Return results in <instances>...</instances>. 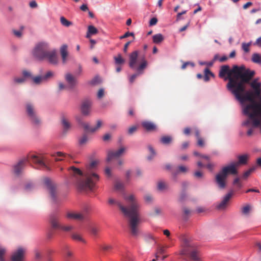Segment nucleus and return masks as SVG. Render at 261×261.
Listing matches in <instances>:
<instances>
[{
	"label": "nucleus",
	"mask_w": 261,
	"mask_h": 261,
	"mask_svg": "<svg viewBox=\"0 0 261 261\" xmlns=\"http://www.w3.org/2000/svg\"><path fill=\"white\" fill-rule=\"evenodd\" d=\"M249 71L253 72L252 76L247 82L241 79L232 94L242 105L246 101L250 102L243 106V113L249 114L253 118L256 114H261V82L258 78L251 81L255 72L250 69Z\"/></svg>",
	"instance_id": "obj_1"
},
{
	"label": "nucleus",
	"mask_w": 261,
	"mask_h": 261,
	"mask_svg": "<svg viewBox=\"0 0 261 261\" xmlns=\"http://www.w3.org/2000/svg\"><path fill=\"white\" fill-rule=\"evenodd\" d=\"M98 161H92L86 166L83 173L80 169L74 166L69 169L71 175L75 178L78 188L82 190H92L99 179V175L94 171L98 165Z\"/></svg>",
	"instance_id": "obj_2"
},
{
	"label": "nucleus",
	"mask_w": 261,
	"mask_h": 261,
	"mask_svg": "<svg viewBox=\"0 0 261 261\" xmlns=\"http://www.w3.org/2000/svg\"><path fill=\"white\" fill-rule=\"evenodd\" d=\"M226 74L227 77L224 79L228 80L226 87L232 93L236 88L239 80L242 79L243 81L248 82L253 75V72H250L249 69L246 68L244 65H234L231 69H230L228 65H223L219 71V76L223 78Z\"/></svg>",
	"instance_id": "obj_3"
},
{
	"label": "nucleus",
	"mask_w": 261,
	"mask_h": 261,
	"mask_svg": "<svg viewBox=\"0 0 261 261\" xmlns=\"http://www.w3.org/2000/svg\"><path fill=\"white\" fill-rule=\"evenodd\" d=\"M33 55L37 60H46L51 64L56 65L58 62L56 51L50 50L46 43L41 42L37 44L33 50Z\"/></svg>",
	"instance_id": "obj_4"
},
{
	"label": "nucleus",
	"mask_w": 261,
	"mask_h": 261,
	"mask_svg": "<svg viewBox=\"0 0 261 261\" xmlns=\"http://www.w3.org/2000/svg\"><path fill=\"white\" fill-rule=\"evenodd\" d=\"M141 223L140 204L132 194V238H137L141 234Z\"/></svg>",
	"instance_id": "obj_5"
},
{
	"label": "nucleus",
	"mask_w": 261,
	"mask_h": 261,
	"mask_svg": "<svg viewBox=\"0 0 261 261\" xmlns=\"http://www.w3.org/2000/svg\"><path fill=\"white\" fill-rule=\"evenodd\" d=\"M179 254L188 257L189 261H202L201 255L198 246L193 242L184 239ZM186 261H189L187 258H184Z\"/></svg>",
	"instance_id": "obj_6"
},
{
	"label": "nucleus",
	"mask_w": 261,
	"mask_h": 261,
	"mask_svg": "<svg viewBox=\"0 0 261 261\" xmlns=\"http://www.w3.org/2000/svg\"><path fill=\"white\" fill-rule=\"evenodd\" d=\"M138 56V51L136 50L132 53V68L137 72L136 74L132 75V81L137 76L142 74L143 73V70L147 66V62L145 60H143L139 65H137Z\"/></svg>",
	"instance_id": "obj_7"
},
{
	"label": "nucleus",
	"mask_w": 261,
	"mask_h": 261,
	"mask_svg": "<svg viewBox=\"0 0 261 261\" xmlns=\"http://www.w3.org/2000/svg\"><path fill=\"white\" fill-rule=\"evenodd\" d=\"M124 199L126 204L117 202L123 217L128 221V225H130V196L124 195Z\"/></svg>",
	"instance_id": "obj_8"
},
{
	"label": "nucleus",
	"mask_w": 261,
	"mask_h": 261,
	"mask_svg": "<svg viewBox=\"0 0 261 261\" xmlns=\"http://www.w3.org/2000/svg\"><path fill=\"white\" fill-rule=\"evenodd\" d=\"M43 182L51 198L54 201H56L58 193L56 184L53 180L48 177H44L43 179Z\"/></svg>",
	"instance_id": "obj_9"
},
{
	"label": "nucleus",
	"mask_w": 261,
	"mask_h": 261,
	"mask_svg": "<svg viewBox=\"0 0 261 261\" xmlns=\"http://www.w3.org/2000/svg\"><path fill=\"white\" fill-rule=\"evenodd\" d=\"M49 222L52 228L54 229H60L66 232L70 231L74 229V227L72 225L64 226L61 225L59 222L58 217L55 215L50 216Z\"/></svg>",
	"instance_id": "obj_10"
},
{
	"label": "nucleus",
	"mask_w": 261,
	"mask_h": 261,
	"mask_svg": "<svg viewBox=\"0 0 261 261\" xmlns=\"http://www.w3.org/2000/svg\"><path fill=\"white\" fill-rule=\"evenodd\" d=\"M27 114L32 122L35 125H38L40 123V119L38 116L34 107L30 103L26 105Z\"/></svg>",
	"instance_id": "obj_11"
},
{
	"label": "nucleus",
	"mask_w": 261,
	"mask_h": 261,
	"mask_svg": "<svg viewBox=\"0 0 261 261\" xmlns=\"http://www.w3.org/2000/svg\"><path fill=\"white\" fill-rule=\"evenodd\" d=\"M90 211V207H85L81 212H68L66 216L67 218L76 220L82 221L86 219V215Z\"/></svg>",
	"instance_id": "obj_12"
},
{
	"label": "nucleus",
	"mask_w": 261,
	"mask_h": 261,
	"mask_svg": "<svg viewBox=\"0 0 261 261\" xmlns=\"http://www.w3.org/2000/svg\"><path fill=\"white\" fill-rule=\"evenodd\" d=\"M76 120L80 125H81L84 128L85 130L90 132L94 133L96 132L98 129H99L102 124V122L100 120H98L97 121L96 126L95 127H90L88 123L84 122L82 119L80 117H77Z\"/></svg>",
	"instance_id": "obj_13"
},
{
	"label": "nucleus",
	"mask_w": 261,
	"mask_h": 261,
	"mask_svg": "<svg viewBox=\"0 0 261 261\" xmlns=\"http://www.w3.org/2000/svg\"><path fill=\"white\" fill-rule=\"evenodd\" d=\"M237 168L234 162H232L227 166L223 167L220 172L226 176L228 174L237 175L238 173Z\"/></svg>",
	"instance_id": "obj_14"
},
{
	"label": "nucleus",
	"mask_w": 261,
	"mask_h": 261,
	"mask_svg": "<svg viewBox=\"0 0 261 261\" xmlns=\"http://www.w3.org/2000/svg\"><path fill=\"white\" fill-rule=\"evenodd\" d=\"M25 253V249L24 248L21 247L18 248L12 255L11 260L23 261Z\"/></svg>",
	"instance_id": "obj_15"
},
{
	"label": "nucleus",
	"mask_w": 261,
	"mask_h": 261,
	"mask_svg": "<svg viewBox=\"0 0 261 261\" xmlns=\"http://www.w3.org/2000/svg\"><path fill=\"white\" fill-rule=\"evenodd\" d=\"M126 148L122 147L116 151L110 150L108 152L107 161L110 162L113 159H116L120 157L125 151Z\"/></svg>",
	"instance_id": "obj_16"
},
{
	"label": "nucleus",
	"mask_w": 261,
	"mask_h": 261,
	"mask_svg": "<svg viewBox=\"0 0 261 261\" xmlns=\"http://www.w3.org/2000/svg\"><path fill=\"white\" fill-rule=\"evenodd\" d=\"M28 162L27 158H24L19 161L13 167V172L16 175H19L22 173L26 163Z\"/></svg>",
	"instance_id": "obj_17"
},
{
	"label": "nucleus",
	"mask_w": 261,
	"mask_h": 261,
	"mask_svg": "<svg viewBox=\"0 0 261 261\" xmlns=\"http://www.w3.org/2000/svg\"><path fill=\"white\" fill-rule=\"evenodd\" d=\"M235 191L233 190H231L224 197L222 201L217 206V208L220 210H223L226 207L230 200V198L234 195Z\"/></svg>",
	"instance_id": "obj_18"
},
{
	"label": "nucleus",
	"mask_w": 261,
	"mask_h": 261,
	"mask_svg": "<svg viewBox=\"0 0 261 261\" xmlns=\"http://www.w3.org/2000/svg\"><path fill=\"white\" fill-rule=\"evenodd\" d=\"M60 52L62 58V63L65 64L70 59V57L68 51V46L66 44L61 46L60 49Z\"/></svg>",
	"instance_id": "obj_19"
},
{
	"label": "nucleus",
	"mask_w": 261,
	"mask_h": 261,
	"mask_svg": "<svg viewBox=\"0 0 261 261\" xmlns=\"http://www.w3.org/2000/svg\"><path fill=\"white\" fill-rule=\"evenodd\" d=\"M227 176L220 172L216 176V181L219 187L221 189H224L226 187L225 180Z\"/></svg>",
	"instance_id": "obj_20"
},
{
	"label": "nucleus",
	"mask_w": 261,
	"mask_h": 261,
	"mask_svg": "<svg viewBox=\"0 0 261 261\" xmlns=\"http://www.w3.org/2000/svg\"><path fill=\"white\" fill-rule=\"evenodd\" d=\"M92 102L89 100H84L81 105V112L83 115L88 116L90 114Z\"/></svg>",
	"instance_id": "obj_21"
},
{
	"label": "nucleus",
	"mask_w": 261,
	"mask_h": 261,
	"mask_svg": "<svg viewBox=\"0 0 261 261\" xmlns=\"http://www.w3.org/2000/svg\"><path fill=\"white\" fill-rule=\"evenodd\" d=\"M65 79L68 84V88L72 89L77 83V80L74 76L70 73H67L65 75Z\"/></svg>",
	"instance_id": "obj_22"
},
{
	"label": "nucleus",
	"mask_w": 261,
	"mask_h": 261,
	"mask_svg": "<svg viewBox=\"0 0 261 261\" xmlns=\"http://www.w3.org/2000/svg\"><path fill=\"white\" fill-rule=\"evenodd\" d=\"M141 125L147 132H153L156 129V125L150 121H144L142 122Z\"/></svg>",
	"instance_id": "obj_23"
},
{
	"label": "nucleus",
	"mask_w": 261,
	"mask_h": 261,
	"mask_svg": "<svg viewBox=\"0 0 261 261\" xmlns=\"http://www.w3.org/2000/svg\"><path fill=\"white\" fill-rule=\"evenodd\" d=\"M52 156L55 158L56 161H61L65 159H70L71 156L69 154H66L62 152L58 151L51 155Z\"/></svg>",
	"instance_id": "obj_24"
},
{
	"label": "nucleus",
	"mask_w": 261,
	"mask_h": 261,
	"mask_svg": "<svg viewBox=\"0 0 261 261\" xmlns=\"http://www.w3.org/2000/svg\"><path fill=\"white\" fill-rule=\"evenodd\" d=\"M238 161L233 162L237 167L241 165H246L247 163L248 160L249 159V155L248 154L240 155L238 156Z\"/></svg>",
	"instance_id": "obj_25"
},
{
	"label": "nucleus",
	"mask_w": 261,
	"mask_h": 261,
	"mask_svg": "<svg viewBox=\"0 0 261 261\" xmlns=\"http://www.w3.org/2000/svg\"><path fill=\"white\" fill-rule=\"evenodd\" d=\"M32 161L34 163L36 164L38 167L39 168H46V166L45 164L44 163L43 160L40 158H39L36 155H32L31 156Z\"/></svg>",
	"instance_id": "obj_26"
},
{
	"label": "nucleus",
	"mask_w": 261,
	"mask_h": 261,
	"mask_svg": "<svg viewBox=\"0 0 261 261\" xmlns=\"http://www.w3.org/2000/svg\"><path fill=\"white\" fill-rule=\"evenodd\" d=\"M61 123L64 131H67L70 128V123L65 117H62Z\"/></svg>",
	"instance_id": "obj_27"
},
{
	"label": "nucleus",
	"mask_w": 261,
	"mask_h": 261,
	"mask_svg": "<svg viewBox=\"0 0 261 261\" xmlns=\"http://www.w3.org/2000/svg\"><path fill=\"white\" fill-rule=\"evenodd\" d=\"M252 61L256 64H261V55L258 53H254L251 57Z\"/></svg>",
	"instance_id": "obj_28"
},
{
	"label": "nucleus",
	"mask_w": 261,
	"mask_h": 261,
	"mask_svg": "<svg viewBox=\"0 0 261 261\" xmlns=\"http://www.w3.org/2000/svg\"><path fill=\"white\" fill-rule=\"evenodd\" d=\"M152 39L153 43L159 44L164 40V38L161 34H158L153 35Z\"/></svg>",
	"instance_id": "obj_29"
},
{
	"label": "nucleus",
	"mask_w": 261,
	"mask_h": 261,
	"mask_svg": "<svg viewBox=\"0 0 261 261\" xmlns=\"http://www.w3.org/2000/svg\"><path fill=\"white\" fill-rule=\"evenodd\" d=\"M157 187L159 191H163L164 190H167L168 188V185L165 181L161 180L158 181Z\"/></svg>",
	"instance_id": "obj_30"
},
{
	"label": "nucleus",
	"mask_w": 261,
	"mask_h": 261,
	"mask_svg": "<svg viewBox=\"0 0 261 261\" xmlns=\"http://www.w3.org/2000/svg\"><path fill=\"white\" fill-rule=\"evenodd\" d=\"M97 30L92 25L88 27V32L86 35L87 38H89L91 35L96 34L97 33Z\"/></svg>",
	"instance_id": "obj_31"
},
{
	"label": "nucleus",
	"mask_w": 261,
	"mask_h": 261,
	"mask_svg": "<svg viewBox=\"0 0 261 261\" xmlns=\"http://www.w3.org/2000/svg\"><path fill=\"white\" fill-rule=\"evenodd\" d=\"M71 238L75 241H80L84 243H86V241L82 238V237L77 233H73L71 234Z\"/></svg>",
	"instance_id": "obj_32"
},
{
	"label": "nucleus",
	"mask_w": 261,
	"mask_h": 261,
	"mask_svg": "<svg viewBox=\"0 0 261 261\" xmlns=\"http://www.w3.org/2000/svg\"><path fill=\"white\" fill-rule=\"evenodd\" d=\"M115 63L117 65H121L124 63V60L120 54H118L117 56L114 57Z\"/></svg>",
	"instance_id": "obj_33"
},
{
	"label": "nucleus",
	"mask_w": 261,
	"mask_h": 261,
	"mask_svg": "<svg viewBox=\"0 0 261 261\" xmlns=\"http://www.w3.org/2000/svg\"><path fill=\"white\" fill-rule=\"evenodd\" d=\"M210 76H214V75L208 68H206L204 70V81L208 82L210 80Z\"/></svg>",
	"instance_id": "obj_34"
},
{
	"label": "nucleus",
	"mask_w": 261,
	"mask_h": 261,
	"mask_svg": "<svg viewBox=\"0 0 261 261\" xmlns=\"http://www.w3.org/2000/svg\"><path fill=\"white\" fill-rule=\"evenodd\" d=\"M124 185L120 181H116L114 185V189L117 191L123 192L124 191Z\"/></svg>",
	"instance_id": "obj_35"
},
{
	"label": "nucleus",
	"mask_w": 261,
	"mask_h": 261,
	"mask_svg": "<svg viewBox=\"0 0 261 261\" xmlns=\"http://www.w3.org/2000/svg\"><path fill=\"white\" fill-rule=\"evenodd\" d=\"M187 198V194L186 191H181L180 193L178 201L180 202H183L186 200Z\"/></svg>",
	"instance_id": "obj_36"
},
{
	"label": "nucleus",
	"mask_w": 261,
	"mask_h": 261,
	"mask_svg": "<svg viewBox=\"0 0 261 261\" xmlns=\"http://www.w3.org/2000/svg\"><path fill=\"white\" fill-rule=\"evenodd\" d=\"M172 141V138L170 136H163L161 138V142L164 144H168Z\"/></svg>",
	"instance_id": "obj_37"
},
{
	"label": "nucleus",
	"mask_w": 261,
	"mask_h": 261,
	"mask_svg": "<svg viewBox=\"0 0 261 261\" xmlns=\"http://www.w3.org/2000/svg\"><path fill=\"white\" fill-rule=\"evenodd\" d=\"M250 210L251 206L249 204H247L242 208L241 212L244 215H248Z\"/></svg>",
	"instance_id": "obj_38"
},
{
	"label": "nucleus",
	"mask_w": 261,
	"mask_h": 261,
	"mask_svg": "<svg viewBox=\"0 0 261 261\" xmlns=\"http://www.w3.org/2000/svg\"><path fill=\"white\" fill-rule=\"evenodd\" d=\"M256 169V167L255 166H253L251 168H250L249 170H247L246 171H245L243 176H242V178H244V179H246L250 175V174L255 170Z\"/></svg>",
	"instance_id": "obj_39"
},
{
	"label": "nucleus",
	"mask_w": 261,
	"mask_h": 261,
	"mask_svg": "<svg viewBox=\"0 0 261 261\" xmlns=\"http://www.w3.org/2000/svg\"><path fill=\"white\" fill-rule=\"evenodd\" d=\"M33 81L34 84L38 85L41 83L44 82L42 76H37L32 77Z\"/></svg>",
	"instance_id": "obj_40"
},
{
	"label": "nucleus",
	"mask_w": 261,
	"mask_h": 261,
	"mask_svg": "<svg viewBox=\"0 0 261 261\" xmlns=\"http://www.w3.org/2000/svg\"><path fill=\"white\" fill-rule=\"evenodd\" d=\"M148 149L150 155L148 156L147 159L148 160H151L155 155V152L153 147L151 146H148Z\"/></svg>",
	"instance_id": "obj_41"
},
{
	"label": "nucleus",
	"mask_w": 261,
	"mask_h": 261,
	"mask_svg": "<svg viewBox=\"0 0 261 261\" xmlns=\"http://www.w3.org/2000/svg\"><path fill=\"white\" fill-rule=\"evenodd\" d=\"M233 185L237 187V190H239L242 187V185L240 181V178L238 177L234 179L233 181Z\"/></svg>",
	"instance_id": "obj_42"
},
{
	"label": "nucleus",
	"mask_w": 261,
	"mask_h": 261,
	"mask_svg": "<svg viewBox=\"0 0 261 261\" xmlns=\"http://www.w3.org/2000/svg\"><path fill=\"white\" fill-rule=\"evenodd\" d=\"M101 82V80L98 76L94 77L92 80L89 82V84L92 85H97Z\"/></svg>",
	"instance_id": "obj_43"
},
{
	"label": "nucleus",
	"mask_w": 261,
	"mask_h": 261,
	"mask_svg": "<svg viewBox=\"0 0 261 261\" xmlns=\"http://www.w3.org/2000/svg\"><path fill=\"white\" fill-rule=\"evenodd\" d=\"M88 137L86 135H84L82 136V137L79 139V143L81 145H85L88 142Z\"/></svg>",
	"instance_id": "obj_44"
},
{
	"label": "nucleus",
	"mask_w": 261,
	"mask_h": 261,
	"mask_svg": "<svg viewBox=\"0 0 261 261\" xmlns=\"http://www.w3.org/2000/svg\"><path fill=\"white\" fill-rule=\"evenodd\" d=\"M250 45L251 42L248 43H243L242 44V48L245 53H248L250 51Z\"/></svg>",
	"instance_id": "obj_45"
},
{
	"label": "nucleus",
	"mask_w": 261,
	"mask_h": 261,
	"mask_svg": "<svg viewBox=\"0 0 261 261\" xmlns=\"http://www.w3.org/2000/svg\"><path fill=\"white\" fill-rule=\"evenodd\" d=\"M60 21L62 25L65 27H69L72 24V22L67 20L65 17H61Z\"/></svg>",
	"instance_id": "obj_46"
},
{
	"label": "nucleus",
	"mask_w": 261,
	"mask_h": 261,
	"mask_svg": "<svg viewBox=\"0 0 261 261\" xmlns=\"http://www.w3.org/2000/svg\"><path fill=\"white\" fill-rule=\"evenodd\" d=\"M80 9L82 11H88V13H89V16H94V14L92 11H89L88 10L87 5H85V4L82 5L81 6Z\"/></svg>",
	"instance_id": "obj_47"
},
{
	"label": "nucleus",
	"mask_w": 261,
	"mask_h": 261,
	"mask_svg": "<svg viewBox=\"0 0 261 261\" xmlns=\"http://www.w3.org/2000/svg\"><path fill=\"white\" fill-rule=\"evenodd\" d=\"M165 251V248L164 247H162V246H158V248H157V251H156V253L155 254V257L156 258H158L159 257V255H158V254H163Z\"/></svg>",
	"instance_id": "obj_48"
},
{
	"label": "nucleus",
	"mask_w": 261,
	"mask_h": 261,
	"mask_svg": "<svg viewBox=\"0 0 261 261\" xmlns=\"http://www.w3.org/2000/svg\"><path fill=\"white\" fill-rule=\"evenodd\" d=\"M90 231L93 235L96 236L99 231V229L96 226H91Z\"/></svg>",
	"instance_id": "obj_49"
},
{
	"label": "nucleus",
	"mask_w": 261,
	"mask_h": 261,
	"mask_svg": "<svg viewBox=\"0 0 261 261\" xmlns=\"http://www.w3.org/2000/svg\"><path fill=\"white\" fill-rule=\"evenodd\" d=\"M6 253V249L0 245V261H6L3 256Z\"/></svg>",
	"instance_id": "obj_50"
},
{
	"label": "nucleus",
	"mask_w": 261,
	"mask_h": 261,
	"mask_svg": "<svg viewBox=\"0 0 261 261\" xmlns=\"http://www.w3.org/2000/svg\"><path fill=\"white\" fill-rule=\"evenodd\" d=\"M182 211L185 217H189L191 213V211L187 207H182Z\"/></svg>",
	"instance_id": "obj_51"
},
{
	"label": "nucleus",
	"mask_w": 261,
	"mask_h": 261,
	"mask_svg": "<svg viewBox=\"0 0 261 261\" xmlns=\"http://www.w3.org/2000/svg\"><path fill=\"white\" fill-rule=\"evenodd\" d=\"M53 75H54V73L53 72H51L50 71H48L45 74V75L42 76L44 82L46 81L48 79L52 77L53 76Z\"/></svg>",
	"instance_id": "obj_52"
},
{
	"label": "nucleus",
	"mask_w": 261,
	"mask_h": 261,
	"mask_svg": "<svg viewBox=\"0 0 261 261\" xmlns=\"http://www.w3.org/2000/svg\"><path fill=\"white\" fill-rule=\"evenodd\" d=\"M190 184L187 181H184L181 182V188H182V191H186V190L187 189L188 187H189Z\"/></svg>",
	"instance_id": "obj_53"
},
{
	"label": "nucleus",
	"mask_w": 261,
	"mask_h": 261,
	"mask_svg": "<svg viewBox=\"0 0 261 261\" xmlns=\"http://www.w3.org/2000/svg\"><path fill=\"white\" fill-rule=\"evenodd\" d=\"M101 248L105 251H108L113 248V247L111 245H103L101 246Z\"/></svg>",
	"instance_id": "obj_54"
},
{
	"label": "nucleus",
	"mask_w": 261,
	"mask_h": 261,
	"mask_svg": "<svg viewBox=\"0 0 261 261\" xmlns=\"http://www.w3.org/2000/svg\"><path fill=\"white\" fill-rule=\"evenodd\" d=\"M14 81L16 83L20 84L23 83L25 81V79L24 77H15Z\"/></svg>",
	"instance_id": "obj_55"
},
{
	"label": "nucleus",
	"mask_w": 261,
	"mask_h": 261,
	"mask_svg": "<svg viewBox=\"0 0 261 261\" xmlns=\"http://www.w3.org/2000/svg\"><path fill=\"white\" fill-rule=\"evenodd\" d=\"M178 171L180 172L186 173L188 171V169L184 166H179L178 167Z\"/></svg>",
	"instance_id": "obj_56"
},
{
	"label": "nucleus",
	"mask_w": 261,
	"mask_h": 261,
	"mask_svg": "<svg viewBox=\"0 0 261 261\" xmlns=\"http://www.w3.org/2000/svg\"><path fill=\"white\" fill-rule=\"evenodd\" d=\"M197 145L200 147H203L204 145V142L202 138L200 137L197 138Z\"/></svg>",
	"instance_id": "obj_57"
},
{
	"label": "nucleus",
	"mask_w": 261,
	"mask_h": 261,
	"mask_svg": "<svg viewBox=\"0 0 261 261\" xmlns=\"http://www.w3.org/2000/svg\"><path fill=\"white\" fill-rule=\"evenodd\" d=\"M104 90L103 89H100L98 91L97 96L98 98H101L104 96Z\"/></svg>",
	"instance_id": "obj_58"
},
{
	"label": "nucleus",
	"mask_w": 261,
	"mask_h": 261,
	"mask_svg": "<svg viewBox=\"0 0 261 261\" xmlns=\"http://www.w3.org/2000/svg\"><path fill=\"white\" fill-rule=\"evenodd\" d=\"M22 75L24 77H32V74L30 71H28L27 70H23L22 71Z\"/></svg>",
	"instance_id": "obj_59"
},
{
	"label": "nucleus",
	"mask_w": 261,
	"mask_h": 261,
	"mask_svg": "<svg viewBox=\"0 0 261 261\" xmlns=\"http://www.w3.org/2000/svg\"><path fill=\"white\" fill-rule=\"evenodd\" d=\"M158 22V19L156 17H152L149 21V25L152 26L155 25Z\"/></svg>",
	"instance_id": "obj_60"
},
{
	"label": "nucleus",
	"mask_w": 261,
	"mask_h": 261,
	"mask_svg": "<svg viewBox=\"0 0 261 261\" xmlns=\"http://www.w3.org/2000/svg\"><path fill=\"white\" fill-rule=\"evenodd\" d=\"M35 255L36 259H40L41 258V254L38 250H35Z\"/></svg>",
	"instance_id": "obj_61"
},
{
	"label": "nucleus",
	"mask_w": 261,
	"mask_h": 261,
	"mask_svg": "<svg viewBox=\"0 0 261 261\" xmlns=\"http://www.w3.org/2000/svg\"><path fill=\"white\" fill-rule=\"evenodd\" d=\"M54 234H55V232L53 230H49L47 233V239H51L53 237Z\"/></svg>",
	"instance_id": "obj_62"
},
{
	"label": "nucleus",
	"mask_w": 261,
	"mask_h": 261,
	"mask_svg": "<svg viewBox=\"0 0 261 261\" xmlns=\"http://www.w3.org/2000/svg\"><path fill=\"white\" fill-rule=\"evenodd\" d=\"M194 175L197 178H201L203 176V173L199 171H197L194 173Z\"/></svg>",
	"instance_id": "obj_63"
},
{
	"label": "nucleus",
	"mask_w": 261,
	"mask_h": 261,
	"mask_svg": "<svg viewBox=\"0 0 261 261\" xmlns=\"http://www.w3.org/2000/svg\"><path fill=\"white\" fill-rule=\"evenodd\" d=\"M254 44L261 47V36L256 39Z\"/></svg>",
	"instance_id": "obj_64"
}]
</instances>
